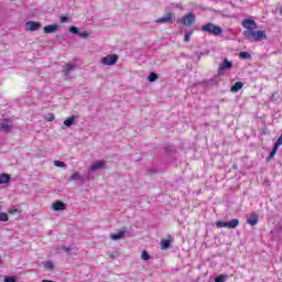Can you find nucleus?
Segmentation results:
<instances>
[{
	"label": "nucleus",
	"instance_id": "f704fd0d",
	"mask_svg": "<svg viewBox=\"0 0 282 282\" xmlns=\"http://www.w3.org/2000/svg\"><path fill=\"white\" fill-rule=\"evenodd\" d=\"M282 144V134L279 137V139L276 140L274 147H276V149H279V147H281Z\"/></svg>",
	"mask_w": 282,
	"mask_h": 282
},
{
	"label": "nucleus",
	"instance_id": "f03ea898",
	"mask_svg": "<svg viewBox=\"0 0 282 282\" xmlns=\"http://www.w3.org/2000/svg\"><path fill=\"white\" fill-rule=\"evenodd\" d=\"M202 32H206L212 36H221V34H224V29L217 24L207 23L202 26Z\"/></svg>",
	"mask_w": 282,
	"mask_h": 282
},
{
	"label": "nucleus",
	"instance_id": "6ab92c4d",
	"mask_svg": "<svg viewBox=\"0 0 282 282\" xmlns=\"http://www.w3.org/2000/svg\"><path fill=\"white\" fill-rule=\"evenodd\" d=\"M75 120H76L75 117H69L68 119H66L64 121L65 127H72V124H74Z\"/></svg>",
	"mask_w": 282,
	"mask_h": 282
},
{
	"label": "nucleus",
	"instance_id": "f3484780",
	"mask_svg": "<svg viewBox=\"0 0 282 282\" xmlns=\"http://www.w3.org/2000/svg\"><path fill=\"white\" fill-rule=\"evenodd\" d=\"M171 238L163 239L161 241V250H169V247L171 246Z\"/></svg>",
	"mask_w": 282,
	"mask_h": 282
},
{
	"label": "nucleus",
	"instance_id": "473e14b6",
	"mask_svg": "<svg viewBox=\"0 0 282 282\" xmlns=\"http://www.w3.org/2000/svg\"><path fill=\"white\" fill-rule=\"evenodd\" d=\"M78 35L80 36V39H87V36H89V33L87 31H83L79 32Z\"/></svg>",
	"mask_w": 282,
	"mask_h": 282
},
{
	"label": "nucleus",
	"instance_id": "7c9ffc66",
	"mask_svg": "<svg viewBox=\"0 0 282 282\" xmlns=\"http://www.w3.org/2000/svg\"><path fill=\"white\" fill-rule=\"evenodd\" d=\"M75 67H76L75 64H66L65 72H72V69H74Z\"/></svg>",
	"mask_w": 282,
	"mask_h": 282
},
{
	"label": "nucleus",
	"instance_id": "aec40b11",
	"mask_svg": "<svg viewBox=\"0 0 282 282\" xmlns=\"http://www.w3.org/2000/svg\"><path fill=\"white\" fill-rule=\"evenodd\" d=\"M55 166L59 167V169H66L67 164H65V162L63 161H54Z\"/></svg>",
	"mask_w": 282,
	"mask_h": 282
},
{
	"label": "nucleus",
	"instance_id": "cd10ccee",
	"mask_svg": "<svg viewBox=\"0 0 282 282\" xmlns=\"http://www.w3.org/2000/svg\"><path fill=\"white\" fill-rule=\"evenodd\" d=\"M68 32H70V34H79L78 28L76 26H69Z\"/></svg>",
	"mask_w": 282,
	"mask_h": 282
},
{
	"label": "nucleus",
	"instance_id": "4be33fe9",
	"mask_svg": "<svg viewBox=\"0 0 282 282\" xmlns=\"http://www.w3.org/2000/svg\"><path fill=\"white\" fill-rule=\"evenodd\" d=\"M279 151V148H276L275 145L273 147L272 151L269 154L268 160H272V158H274L276 155V152Z\"/></svg>",
	"mask_w": 282,
	"mask_h": 282
},
{
	"label": "nucleus",
	"instance_id": "58836bf2",
	"mask_svg": "<svg viewBox=\"0 0 282 282\" xmlns=\"http://www.w3.org/2000/svg\"><path fill=\"white\" fill-rule=\"evenodd\" d=\"M198 58H202V53H200V54H198Z\"/></svg>",
	"mask_w": 282,
	"mask_h": 282
},
{
	"label": "nucleus",
	"instance_id": "9b49d317",
	"mask_svg": "<svg viewBox=\"0 0 282 282\" xmlns=\"http://www.w3.org/2000/svg\"><path fill=\"white\" fill-rule=\"evenodd\" d=\"M10 129H12V123L8 119H3L0 123V131H4V133H10Z\"/></svg>",
	"mask_w": 282,
	"mask_h": 282
},
{
	"label": "nucleus",
	"instance_id": "412c9836",
	"mask_svg": "<svg viewBox=\"0 0 282 282\" xmlns=\"http://www.w3.org/2000/svg\"><path fill=\"white\" fill-rule=\"evenodd\" d=\"M191 36H193V30L185 33L184 43H188L191 41Z\"/></svg>",
	"mask_w": 282,
	"mask_h": 282
},
{
	"label": "nucleus",
	"instance_id": "4c0bfd02",
	"mask_svg": "<svg viewBox=\"0 0 282 282\" xmlns=\"http://www.w3.org/2000/svg\"><path fill=\"white\" fill-rule=\"evenodd\" d=\"M42 282H54V281H52V280H43Z\"/></svg>",
	"mask_w": 282,
	"mask_h": 282
},
{
	"label": "nucleus",
	"instance_id": "9d476101",
	"mask_svg": "<svg viewBox=\"0 0 282 282\" xmlns=\"http://www.w3.org/2000/svg\"><path fill=\"white\" fill-rule=\"evenodd\" d=\"M105 161H96L88 167V173H93V171H98L100 169H105Z\"/></svg>",
	"mask_w": 282,
	"mask_h": 282
},
{
	"label": "nucleus",
	"instance_id": "bb28decb",
	"mask_svg": "<svg viewBox=\"0 0 282 282\" xmlns=\"http://www.w3.org/2000/svg\"><path fill=\"white\" fill-rule=\"evenodd\" d=\"M226 279H228V275L221 274L215 279V282H226Z\"/></svg>",
	"mask_w": 282,
	"mask_h": 282
},
{
	"label": "nucleus",
	"instance_id": "20e7f679",
	"mask_svg": "<svg viewBox=\"0 0 282 282\" xmlns=\"http://www.w3.org/2000/svg\"><path fill=\"white\" fill-rule=\"evenodd\" d=\"M102 65H116L118 63V55L116 54H109L106 57L101 59Z\"/></svg>",
	"mask_w": 282,
	"mask_h": 282
},
{
	"label": "nucleus",
	"instance_id": "f257e3e1",
	"mask_svg": "<svg viewBox=\"0 0 282 282\" xmlns=\"http://www.w3.org/2000/svg\"><path fill=\"white\" fill-rule=\"evenodd\" d=\"M242 28H245L242 34L248 41L259 42L265 41V39H268L265 31H254L257 30V22H254V20L252 19H243Z\"/></svg>",
	"mask_w": 282,
	"mask_h": 282
},
{
	"label": "nucleus",
	"instance_id": "72a5a7b5",
	"mask_svg": "<svg viewBox=\"0 0 282 282\" xmlns=\"http://www.w3.org/2000/svg\"><path fill=\"white\" fill-rule=\"evenodd\" d=\"M4 282H17V279L14 276H6Z\"/></svg>",
	"mask_w": 282,
	"mask_h": 282
},
{
	"label": "nucleus",
	"instance_id": "b1692460",
	"mask_svg": "<svg viewBox=\"0 0 282 282\" xmlns=\"http://www.w3.org/2000/svg\"><path fill=\"white\" fill-rule=\"evenodd\" d=\"M44 268H45V270H54V264L52 261H46L44 263Z\"/></svg>",
	"mask_w": 282,
	"mask_h": 282
},
{
	"label": "nucleus",
	"instance_id": "e433bc0d",
	"mask_svg": "<svg viewBox=\"0 0 282 282\" xmlns=\"http://www.w3.org/2000/svg\"><path fill=\"white\" fill-rule=\"evenodd\" d=\"M64 250H65V252H70L72 251V249H69V248H65Z\"/></svg>",
	"mask_w": 282,
	"mask_h": 282
},
{
	"label": "nucleus",
	"instance_id": "39448f33",
	"mask_svg": "<svg viewBox=\"0 0 282 282\" xmlns=\"http://www.w3.org/2000/svg\"><path fill=\"white\" fill-rule=\"evenodd\" d=\"M173 21H175V14L169 12L165 15H163L162 18L156 19L155 23L171 24V23H173Z\"/></svg>",
	"mask_w": 282,
	"mask_h": 282
},
{
	"label": "nucleus",
	"instance_id": "c756f323",
	"mask_svg": "<svg viewBox=\"0 0 282 282\" xmlns=\"http://www.w3.org/2000/svg\"><path fill=\"white\" fill-rule=\"evenodd\" d=\"M9 215H17V213H19V208H17L15 206H13L12 208H10L8 210Z\"/></svg>",
	"mask_w": 282,
	"mask_h": 282
},
{
	"label": "nucleus",
	"instance_id": "5701e85b",
	"mask_svg": "<svg viewBox=\"0 0 282 282\" xmlns=\"http://www.w3.org/2000/svg\"><path fill=\"white\" fill-rule=\"evenodd\" d=\"M141 259H142L143 261H149V259H151V256L149 254L148 251H142V253H141Z\"/></svg>",
	"mask_w": 282,
	"mask_h": 282
},
{
	"label": "nucleus",
	"instance_id": "ddd939ff",
	"mask_svg": "<svg viewBox=\"0 0 282 282\" xmlns=\"http://www.w3.org/2000/svg\"><path fill=\"white\" fill-rule=\"evenodd\" d=\"M247 224H249V226H257L259 224V215L256 213L251 214L247 219Z\"/></svg>",
	"mask_w": 282,
	"mask_h": 282
},
{
	"label": "nucleus",
	"instance_id": "f8f14e48",
	"mask_svg": "<svg viewBox=\"0 0 282 282\" xmlns=\"http://www.w3.org/2000/svg\"><path fill=\"white\" fill-rule=\"evenodd\" d=\"M124 235H127V228L123 227L117 234L110 235V239H112V241H118L119 239L124 238Z\"/></svg>",
	"mask_w": 282,
	"mask_h": 282
},
{
	"label": "nucleus",
	"instance_id": "dca6fc26",
	"mask_svg": "<svg viewBox=\"0 0 282 282\" xmlns=\"http://www.w3.org/2000/svg\"><path fill=\"white\" fill-rule=\"evenodd\" d=\"M240 89H243V83L241 82H236L235 85L231 87L230 91L232 94H237Z\"/></svg>",
	"mask_w": 282,
	"mask_h": 282
},
{
	"label": "nucleus",
	"instance_id": "c9c22d12",
	"mask_svg": "<svg viewBox=\"0 0 282 282\" xmlns=\"http://www.w3.org/2000/svg\"><path fill=\"white\" fill-rule=\"evenodd\" d=\"M59 19H61V23H67V20H68L67 17L62 15Z\"/></svg>",
	"mask_w": 282,
	"mask_h": 282
},
{
	"label": "nucleus",
	"instance_id": "6e6552de",
	"mask_svg": "<svg viewBox=\"0 0 282 282\" xmlns=\"http://www.w3.org/2000/svg\"><path fill=\"white\" fill-rule=\"evenodd\" d=\"M226 69H232V62L228 59H224L223 63L218 67V74H224Z\"/></svg>",
	"mask_w": 282,
	"mask_h": 282
},
{
	"label": "nucleus",
	"instance_id": "0eeeda50",
	"mask_svg": "<svg viewBox=\"0 0 282 282\" xmlns=\"http://www.w3.org/2000/svg\"><path fill=\"white\" fill-rule=\"evenodd\" d=\"M41 28V22L28 21L25 24V30L28 32H36Z\"/></svg>",
	"mask_w": 282,
	"mask_h": 282
},
{
	"label": "nucleus",
	"instance_id": "1a4fd4ad",
	"mask_svg": "<svg viewBox=\"0 0 282 282\" xmlns=\"http://www.w3.org/2000/svg\"><path fill=\"white\" fill-rule=\"evenodd\" d=\"M67 209V205H65V203H63L62 200H56L52 204V210H54V213H58V210H66Z\"/></svg>",
	"mask_w": 282,
	"mask_h": 282
},
{
	"label": "nucleus",
	"instance_id": "c85d7f7f",
	"mask_svg": "<svg viewBox=\"0 0 282 282\" xmlns=\"http://www.w3.org/2000/svg\"><path fill=\"white\" fill-rule=\"evenodd\" d=\"M70 180H83V176L78 172H75L70 175Z\"/></svg>",
	"mask_w": 282,
	"mask_h": 282
},
{
	"label": "nucleus",
	"instance_id": "ea45409f",
	"mask_svg": "<svg viewBox=\"0 0 282 282\" xmlns=\"http://www.w3.org/2000/svg\"><path fill=\"white\" fill-rule=\"evenodd\" d=\"M271 99H274V95L271 96Z\"/></svg>",
	"mask_w": 282,
	"mask_h": 282
},
{
	"label": "nucleus",
	"instance_id": "a211bd4d",
	"mask_svg": "<svg viewBox=\"0 0 282 282\" xmlns=\"http://www.w3.org/2000/svg\"><path fill=\"white\" fill-rule=\"evenodd\" d=\"M158 78H160V76L155 73H151L148 77L149 83H155V80H158Z\"/></svg>",
	"mask_w": 282,
	"mask_h": 282
},
{
	"label": "nucleus",
	"instance_id": "423d86ee",
	"mask_svg": "<svg viewBox=\"0 0 282 282\" xmlns=\"http://www.w3.org/2000/svg\"><path fill=\"white\" fill-rule=\"evenodd\" d=\"M181 23H183V25H193V23H195V14H193V12L187 13L181 19Z\"/></svg>",
	"mask_w": 282,
	"mask_h": 282
},
{
	"label": "nucleus",
	"instance_id": "a878e982",
	"mask_svg": "<svg viewBox=\"0 0 282 282\" xmlns=\"http://www.w3.org/2000/svg\"><path fill=\"white\" fill-rule=\"evenodd\" d=\"M8 219H10V217L8 216V214L1 212V213H0V221H8Z\"/></svg>",
	"mask_w": 282,
	"mask_h": 282
},
{
	"label": "nucleus",
	"instance_id": "393cba45",
	"mask_svg": "<svg viewBox=\"0 0 282 282\" xmlns=\"http://www.w3.org/2000/svg\"><path fill=\"white\" fill-rule=\"evenodd\" d=\"M239 56L240 58H245V59L252 58V55H250V53L248 52H240Z\"/></svg>",
	"mask_w": 282,
	"mask_h": 282
},
{
	"label": "nucleus",
	"instance_id": "4468645a",
	"mask_svg": "<svg viewBox=\"0 0 282 282\" xmlns=\"http://www.w3.org/2000/svg\"><path fill=\"white\" fill-rule=\"evenodd\" d=\"M56 30H58L57 24H51L43 28L44 34H52L53 32H56Z\"/></svg>",
	"mask_w": 282,
	"mask_h": 282
},
{
	"label": "nucleus",
	"instance_id": "2eb2a0df",
	"mask_svg": "<svg viewBox=\"0 0 282 282\" xmlns=\"http://www.w3.org/2000/svg\"><path fill=\"white\" fill-rule=\"evenodd\" d=\"M12 182V176L10 174H0V184H10Z\"/></svg>",
	"mask_w": 282,
	"mask_h": 282
},
{
	"label": "nucleus",
	"instance_id": "2f4dec72",
	"mask_svg": "<svg viewBox=\"0 0 282 282\" xmlns=\"http://www.w3.org/2000/svg\"><path fill=\"white\" fill-rule=\"evenodd\" d=\"M54 120H56V116H54V113L48 115L46 118V122H54Z\"/></svg>",
	"mask_w": 282,
	"mask_h": 282
},
{
	"label": "nucleus",
	"instance_id": "7ed1b4c3",
	"mask_svg": "<svg viewBox=\"0 0 282 282\" xmlns=\"http://www.w3.org/2000/svg\"><path fill=\"white\" fill-rule=\"evenodd\" d=\"M216 226L217 228H237V226H239V219L234 218L229 221H217Z\"/></svg>",
	"mask_w": 282,
	"mask_h": 282
}]
</instances>
